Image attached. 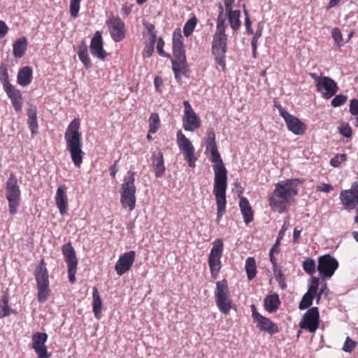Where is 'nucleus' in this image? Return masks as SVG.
<instances>
[{"instance_id": "21", "label": "nucleus", "mask_w": 358, "mask_h": 358, "mask_svg": "<svg viewBox=\"0 0 358 358\" xmlns=\"http://www.w3.org/2000/svg\"><path fill=\"white\" fill-rule=\"evenodd\" d=\"M108 25L110 36L115 42H120L124 38V24L120 18L110 19L108 22Z\"/></svg>"}, {"instance_id": "16", "label": "nucleus", "mask_w": 358, "mask_h": 358, "mask_svg": "<svg viewBox=\"0 0 358 358\" xmlns=\"http://www.w3.org/2000/svg\"><path fill=\"white\" fill-rule=\"evenodd\" d=\"M252 315L257 323V327L262 331L267 332L270 334H274L278 331V327L276 324L273 323L270 319L262 315L257 311L254 304L250 306Z\"/></svg>"}, {"instance_id": "62", "label": "nucleus", "mask_w": 358, "mask_h": 358, "mask_svg": "<svg viewBox=\"0 0 358 358\" xmlns=\"http://www.w3.org/2000/svg\"><path fill=\"white\" fill-rule=\"evenodd\" d=\"M300 236H301V230H299L296 228H295L294 229V232H293V241L294 243H296L297 241L298 238L300 237Z\"/></svg>"}, {"instance_id": "36", "label": "nucleus", "mask_w": 358, "mask_h": 358, "mask_svg": "<svg viewBox=\"0 0 358 358\" xmlns=\"http://www.w3.org/2000/svg\"><path fill=\"white\" fill-rule=\"evenodd\" d=\"M38 289V299L39 302H45L49 297L50 289L49 288V284L38 285H37Z\"/></svg>"}, {"instance_id": "56", "label": "nucleus", "mask_w": 358, "mask_h": 358, "mask_svg": "<svg viewBox=\"0 0 358 358\" xmlns=\"http://www.w3.org/2000/svg\"><path fill=\"white\" fill-rule=\"evenodd\" d=\"M8 27L3 21H0V38H3L7 33Z\"/></svg>"}, {"instance_id": "12", "label": "nucleus", "mask_w": 358, "mask_h": 358, "mask_svg": "<svg viewBox=\"0 0 358 358\" xmlns=\"http://www.w3.org/2000/svg\"><path fill=\"white\" fill-rule=\"evenodd\" d=\"M277 108L289 131L295 135H302L305 132L306 126L303 122L298 117L289 114L282 106L279 105Z\"/></svg>"}, {"instance_id": "44", "label": "nucleus", "mask_w": 358, "mask_h": 358, "mask_svg": "<svg viewBox=\"0 0 358 358\" xmlns=\"http://www.w3.org/2000/svg\"><path fill=\"white\" fill-rule=\"evenodd\" d=\"M219 14L217 19V25L221 27H226L225 20L226 16L224 14V8L221 2L218 3Z\"/></svg>"}, {"instance_id": "10", "label": "nucleus", "mask_w": 358, "mask_h": 358, "mask_svg": "<svg viewBox=\"0 0 358 358\" xmlns=\"http://www.w3.org/2000/svg\"><path fill=\"white\" fill-rule=\"evenodd\" d=\"M177 143L189 166L195 167V162L197 159L194 155L195 149L191 141L186 138L180 130L177 132Z\"/></svg>"}, {"instance_id": "50", "label": "nucleus", "mask_w": 358, "mask_h": 358, "mask_svg": "<svg viewBox=\"0 0 358 358\" xmlns=\"http://www.w3.org/2000/svg\"><path fill=\"white\" fill-rule=\"evenodd\" d=\"M213 145H217L215 142V134L212 129H210L207 131L206 147Z\"/></svg>"}, {"instance_id": "11", "label": "nucleus", "mask_w": 358, "mask_h": 358, "mask_svg": "<svg viewBox=\"0 0 358 358\" xmlns=\"http://www.w3.org/2000/svg\"><path fill=\"white\" fill-rule=\"evenodd\" d=\"M223 251V243L220 239H217L213 243V248L208 256V264L211 275L216 278L221 268V257Z\"/></svg>"}, {"instance_id": "61", "label": "nucleus", "mask_w": 358, "mask_h": 358, "mask_svg": "<svg viewBox=\"0 0 358 358\" xmlns=\"http://www.w3.org/2000/svg\"><path fill=\"white\" fill-rule=\"evenodd\" d=\"M269 257H270V261L273 265V270L277 269V260H276L275 257H274L273 253L269 252Z\"/></svg>"}, {"instance_id": "46", "label": "nucleus", "mask_w": 358, "mask_h": 358, "mask_svg": "<svg viewBox=\"0 0 358 358\" xmlns=\"http://www.w3.org/2000/svg\"><path fill=\"white\" fill-rule=\"evenodd\" d=\"M348 99V96L344 94H338L336 95L332 100H331V106L334 107H338L343 104H344Z\"/></svg>"}, {"instance_id": "14", "label": "nucleus", "mask_w": 358, "mask_h": 358, "mask_svg": "<svg viewBox=\"0 0 358 358\" xmlns=\"http://www.w3.org/2000/svg\"><path fill=\"white\" fill-rule=\"evenodd\" d=\"M183 128L185 131H194L201 127V120L193 110L188 101H184Z\"/></svg>"}, {"instance_id": "55", "label": "nucleus", "mask_w": 358, "mask_h": 358, "mask_svg": "<svg viewBox=\"0 0 358 358\" xmlns=\"http://www.w3.org/2000/svg\"><path fill=\"white\" fill-rule=\"evenodd\" d=\"M316 190L327 193L333 190V187L330 184L322 183V185L316 187Z\"/></svg>"}, {"instance_id": "7", "label": "nucleus", "mask_w": 358, "mask_h": 358, "mask_svg": "<svg viewBox=\"0 0 358 358\" xmlns=\"http://www.w3.org/2000/svg\"><path fill=\"white\" fill-rule=\"evenodd\" d=\"M6 197L8 201L10 213L15 214L20 204V189L17 179L13 173L10 174L6 182Z\"/></svg>"}, {"instance_id": "32", "label": "nucleus", "mask_w": 358, "mask_h": 358, "mask_svg": "<svg viewBox=\"0 0 358 358\" xmlns=\"http://www.w3.org/2000/svg\"><path fill=\"white\" fill-rule=\"evenodd\" d=\"M92 297H93V303L92 308L93 312L94 313L95 317L99 319L101 317V310H102V302L101 297L99 296V291L96 287L93 288L92 292Z\"/></svg>"}, {"instance_id": "38", "label": "nucleus", "mask_w": 358, "mask_h": 358, "mask_svg": "<svg viewBox=\"0 0 358 358\" xmlns=\"http://www.w3.org/2000/svg\"><path fill=\"white\" fill-rule=\"evenodd\" d=\"M2 305H0V318L8 316L12 311L11 308L8 306V296L6 294L2 296L1 298Z\"/></svg>"}, {"instance_id": "28", "label": "nucleus", "mask_w": 358, "mask_h": 358, "mask_svg": "<svg viewBox=\"0 0 358 358\" xmlns=\"http://www.w3.org/2000/svg\"><path fill=\"white\" fill-rule=\"evenodd\" d=\"M17 83L22 86H27L30 84L32 80V69L29 66H24L20 69L17 76Z\"/></svg>"}, {"instance_id": "13", "label": "nucleus", "mask_w": 358, "mask_h": 358, "mask_svg": "<svg viewBox=\"0 0 358 358\" xmlns=\"http://www.w3.org/2000/svg\"><path fill=\"white\" fill-rule=\"evenodd\" d=\"M62 253L67 264L69 280L71 283L76 282V273L77 270L78 259L76 252L70 243L62 246Z\"/></svg>"}, {"instance_id": "39", "label": "nucleus", "mask_w": 358, "mask_h": 358, "mask_svg": "<svg viewBox=\"0 0 358 358\" xmlns=\"http://www.w3.org/2000/svg\"><path fill=\"white\" fill-rule=\"evenodd\" d=\"M149 132L155 134L159 127V117L157 113H152L149 118Z\"/></svg>"}, {"instance_id": "49", "label": "nucleus", "mask_w": 358, "mask_h": 358, "mask_svg": "<svg viewBox=\"0 0 358 358\" xmlns=\"http://www.w3.org/2000/svg\"><path fill=\"white\" fill-rule=\"evenodd\" d=\"M338 130L339 133L345 138H350L352 136V129L348 124L342 123Z\"/></svg>"}, {"instance_id": "18", "label": "nucleus", "mask_w": 358, "mask_h": 358, "mask_svg": "<svg viewBox=\"0 0 358 358\" xmlns=\"http://www.w3.org/2000/svg\"><path fill=\"white\" fill-rule=\"evenodd\" d=\"M47 338L48 335L45 333L37 332L32 336V348L38 358H49L50 357L45 345Z\"/></svg>"}, {"instance_id": "63", "label": "nucleus", "mask_w": 358, "mask_h": 358, "mask_svg": "<svg viewBox=\"0 0 358 358\" xmlns=\"http://www.w3.org/2000/svg\"><path fill=\"white\" fill-rule=\"evenodd\" d=\"M148 29L151 32V36H150V44L152 46V48H153V46L155 45V43L156 41V39H157V36H156V34L154 32L151 31V28H149Z\"/></svg>"}, {"instance_id": "45", "label": "nucleus", "mask_w": 358, "mask_h": 358, "mask_svg": "<svg viewBox=\"0 0 358 358\" xmlns=\"http://www.w3.org/2000/svg\"><path fill=\"white\" fill-rule=\"evenodd\" d=\"M81 0H71L70 2V13L73 17H76L80 9V3Z\"/></svg>"}, {"instance_id": "26", "label": "nucleus", "mask_w": 358, "mask_h": 358, "mask_svg": "<svg viewBox=\"0 0 358 358\" xmlns=\"http://www.w3.org/2000/svg\"><path fill=\"white\" fill-rule=\"evenodd\" d=\"M152 160L155 176L157 178H161L165 172V166L164 164L162 152L159 151L157 154H153Z\"/></svg>"}, {"instance_id": "60", "label": "nucleus", "mask_w": 358, "mask_h": 358, "mask_svg": "<svg viewBox=\"0 0 358 358\" xmlns=\"http://www.w3.org/2000/svg\"><path fill=\"white\" fill-rule=\"evenodd\" d=\"M224 3L226 11L232 10V6L234 3V0H224Z\"/></svg>"}, {"instance_id": "64", "label": "nucleus", "mask_w": 358, "mask_h": 358, "mask_svg": "<svg viewBox=\"0 0 358 358\" xmlns=\"http://www.w3.org/2000/svg\"><path fill=\"white\" fill-rule=\"evenodd\" d=\"M258 39L259 38H258L257 34H255V36L252 38V43H251L252 49L257 48Z\"/></svg>"}, {"instance_id": "51", "label": "nucleus", "mask_w": 358, "mask_h": 358, "mask_svg": "<svg viewBox=\"0 0 358 358\" xmlns=\"http://www.w3.org/2000/svg\"><path fill=\"white\" fill-rule=\"evenodd\" d=\"M331 36L336 43L341 45V43L343 41V36L341 30L335 27L331 31Z\"/></svg>"}, {"instance_id": "5", "label": "nucleus", "mask_w": 358, "mask_h": 358, "mask_svg": "<svg viewBox=\"0 0 358 358\" xmlns=\"http://www.w3.org/2000/svg\"><path fill=\"white\" fill-rule=\"evenodd\" d=\"M134 182L135 173L131 168L124 178L120 189V202L123 208H128L130 211L134 210L136 206V189Z\"/></svg>"}, {"instance_id": "42", "label": "nucleus", "mask_w": 358, "mask_h": 358, "mask_svg": "<svg viewBox=\"0 0 358 358\" xmlns=\"http://www.w3.org/2000/svg\"><path fill=\"white\" fill-rule=\"evenodd\" d=\"M0 81L2 83L3 88L11 85L9 83V76L7 68L3 64H1L0 66Z\"/></svg>"}, {"instance_id": "57", "label": "nucleus", "mask_w": 358, "mask_h": 358, "mask_svg": "<svg viewBox=\"0 0 358 358\" xmlns=\"http://www.w3.org/2000/svg\"><path fill=\"white\" fill-rule=\"evenodd\" d=\"M251 21L250 20V17L249 16H247V17L245 18V28L248 31V32L250 34H253L254 32H253V29H252L251 27Z\"/></svg>"}, {"instance_id": "2", "label": "nucleus", "mask_w": 358, "mask_h": 358, "mask_svg": "<svg viewBox=\"0 0 358 358\" xmlns=\"http://www.w3.org/2000/svg\"><path fill=\"white\" fill-rule=\"evenodd\" d=\"M298 179H287L278 182L275 185L272 194L268 198L271 208L279 213L286 210V206L298 194Z\"/></svg>"}, {"instance_id": "48", "label": "nucleus", "mask_w": 358, "mask_h": 358, "mask_svg": "<svg viewBox=\"0 0 358 358\" xmlns=\"http://www.w3.org/2000/svg\"><path fill=\"white\" fill-rule=\"evenodd\" d=\"M275 278L276 280L278 282L279 286L281 289H285L287 287V285L285 282V279L283 278V274L280 270L274 269L273 270Z\"/></svg>"}, {"instance_id": "31", "label": "nucleus", "mask_w": 358, "mask_h": 358, "mask_svg": "<svg viewBox=\"0 0 358 358\" xmlns=\"http://www.w3.org/2000/svg\"><path fill=\"white\" fill-rule=\"evenodd\" d=\"M27 115L29 117L28 124L33 134L38 131L37 110L36 107H30L27 110Z\"/></svg>"}, {"instance_id": "40", "label": "nucleus", "mask_w": 358, "mask_h": 358, "mask_svg": "<svg viewBox=\"0 0 358 358\" xmlns=\"http://www.w3.org/2000/svg\"><path fill=\"white\" fill-rule=\"evenodd\" d=\"M303 268L309 275L315 272L316 265L313 259L306 258L303 262Z\"/></svg>"}, {"instance_id": "27", "label": "nucleus", "mask_w": 358, "mask_h": 358, "mask_svg": "<svg viewBox=\"0 0 358 358\" xmlns=\"http://www.w3.org/2000/svg\"><path fill=\"white\" fill-rule=\"evenodd\" d=\"M55 203L60 214H66L67 208V199L65 196V192L62 187H59L57 189Z\"/></svg>"}, {"instance_id": "9", "label": "nucleus", "mask_w": 358, "mask_h": 358, "mask_svg": "<svg viewBox=\"0 0 358 358\" xmlns=\"http://www.w3.org/2000/svg\"><path fill=\"white\" fill-rule=\"evenodd\" d=\"M338 267L337 259L330 255H324L318 258L317 271L320 276L323 278H330Z\"/></svg>"}, {"instance_id": "54", "label": "nucleus", "mask_w": 358, "mask_h": 358, "mask_svg": "<svg viewBox=\"0 0 358 358\" xmlns=\"http://www.w3.org/2000/svg\"><path fill=\"white\" fill-rule=\"evenodd\" d=\"M349 110L352 115H358V99H354L350 101Z\"/></svg>"}, {"instance_id": "52", "label": "nucleus", "mask_w": 358, "mask_h": 358, "mask_svg": "<svg viewBox=\"0 0 358 358\" xmlns=\"http://www.w3.org/2000/svg\"><path fill=\"white\" fill-rule=\"evenodd\" d=\"M311 285L309 287L308 289L310 292H313L315 294H317V292L318 290V287L320 284V279L318 277L313 276L310 279Z\"/></svg>"}, {"instance_id": "1", "label": "nucleus", "mask_w": 358, "mask_h": 358, "mask_svg": "<svg viewBox=\"0 0 358 358\" xmlns=\"http://www.w3.org/2000/svg\"><path fill=\"white\" fill-rule=\"evenodd\" d=\"M206 152L210 153V159L214 163L215 173L213 194L215 196L217 207V222L219 223L225 213L226 189L227 187V171L221 159L217 145L206 147Z\"/></svg>"}, {"instance_id": "6", "label": "nucleus", "mask_w": 358, "mask_h": 358, "mask_svg": "<svg viewBox=\"0 0 358 358\" xmlns=\"http://www.w3.org/2000/svg\"><path fill=\"white\" fill-rule=\"evenodd\" d=\"M226 27L216 26V31L213 35L212 51L215 56L217 64L224 68V57L227 49V36L225 34Z\"/></svg>"}, {"instance_id": "8", "label": "nucleus", "mask_w": 358, "mask_h": 358, "mask_svg": "<svg viewBox=\"0 0 358 358\" xmlns=\"http://www.w3.org/2000/svg\"><path fill=\"white\" fill-rule=\"evenodd\" d=\"M215 299L220 311L223 314H228L231 308V300L229 296V289L226 280L216 282Z\"/></svg>"}, {"instance_id": "43", "label": "nucleus", "mask_w": 358, "mask_h": 358, "mask_svg": "<svg viewBox=\"0 0 358 358\" xmlns=\"http://www.w3.org/2000/svg\"><path fill=\"white\" fill-rule=\"evenodd\" d=\"M357 346V342L352 340L349 336L345 339L342 350L345 352L350 353Z\"/></svg>"}, {"instance_id": "17", "label": "nucleus", "mask_w": 358, "mask_h": 358, "mask_svg": "<svg viewBox=\"0 0 358 358\" xmlns=\"http://www.w3.org/2000/svg\"><path fill=\"white\" fill-rule=\"evenodd\" d=\"M317 90L322 92V96L325 99H329L336 94L338 90L337 83L331 78L322 77L315 85Z\"/></svg>"}, {"instance_id": "4", "label": "nucleus", "mask_w": 358, "mask_h": 358, "mask_svg": "<svg viewBox=\"0 0 358 358\" xmlns=\"http://www.w3.org/2000/svg\"><path fill=\"white\" fill-rule=\"evenodd\" d=\"M183 44V37L180 29H176L173 34V53L174 59L171 60L172 69L175 77L178 81L180 75L185 73L187 60Z\"/></svg>"}, {"instance_id": "37", "label": "nucleus", "mask_w": 358, "mask_h": 358, "mask_svg": "<svg viewBox=\"0 0 358 358\" xmlns=\"http://www.w3.org/2000/svg\"><path fill=\"white\" fill-rule=\"evenodd\" d=\"M315 295L316 294L310 292V291L308 290V292L302 297V299L299 305V308L301 310H304L309 308L312 305L313 299Z\"/></svg>"}, {"instance_id": "20", "label": "nucleus", "mask_w": 358, "mask_h": 358, "mask_svg": "<svg viewBox=\"0 0 358 358\" xmlns=\"http://www.w3.org/2000/svg\"><path fill=\"white\" fill-rule=\"evenodd\" d=\"M343 204L349 209L354 208L358 203V183L352 185L350 190H343L340 193Z\"/></svg>"}, {"instance_id": "53", "label": "nucleus", "mask_w": 358, "mask_h": 358, "mask_svg": "<svg viewBox=\"0 0 358 358\" xmlns=\"http://www.w3.org/2000/svg\"><path fill=\"white\" fill-rule=\"evenodd\" d=\"M164 46V42L162 38H159L157 41V50L159 55H161L162 57H170V55L166 53L164 51V49H163Z\"/></svg>"}, {"instance_id": "29", "label": "nucleus", "mask_w": 358, "mask_h": 358, "mask_svg": "<svg viewBox=\"0 0 358 358\" xmlns=\"http://www.w3.org/2000/svg\"><path fill=\"white\" fill-rule=\"evenodd\" d=\"M280 304V301L277 294L266 296L264 301V308L269 313L275 312Z\"/></svg>"}, {"instance_id": "59", "label": "nucleus", "mask_w": 358, "mask_h": 358, "mask_svg": "<svg viewBox=\"0 0 358 358\" xmlns=\"http://www.w3.org/2000/svg\"><path fill=\"white\" fill-rule=\"evenodd\" d=\"M288 225H289L288 221L287 220L285 221L281 229L280 230V231L278 233L279 238H283L285 233L288 228Z\"/></svg>"}, {"instance_id": "19", "label": "nucleus", "mask_w": 358, "mask_h": 358, "mask_svg": "<svg viewBox=\"0 0 358 358\" xmlns=\"http://www.w3.org/2000/svg\"><path fill=\"white\" fill-rule=\"evenodd\" d=\"M136 253L131 250L122 255L117 261L115 270L119 275H122L128 271L135 259Z\"/></svg>"}, {"instance_id": "41", "label": "nucleus", "mask_w": 358, "mask_h": 358, "mask_svg": "<svg viewBox=\"0 0 358 358\" xmlns=\"http://www.w3.org/2000/svg\"><path fill=\"white\" fill-rule=\"evenodd\" d=\"M196 24V17H192L187 20L183 27V33L186 37H188L194 31Z\"/></svg>"}, {"instance_id": "24", "label": "nucleus", "mask_w": 358, "mask_h": 358, "mask_svg": "<svg viewBox=\"0 0 358 358\" xmlns=\"http://www.w3.org/2000/svg\"><path fill=\"white\" fill-rule=\"evenodd\" d=\"M239 207L245 223L248 224L254 218V213L248 200L245 197H241L239 201Z\"/></svg>"}, {"instance_id": "25", "label": "nucleus", "mask_w": 358, "mask_h": 358, "mask_svg": "<svg viewBox=\"0 0 358 358\" xmlns=\"http://www.w3.org/2000/svg\"><path fill=\"white\" fill-rule=\"evenodd\" d=\"M34 276L37 285L49 284V275L43 259H42L37 266L34 272Z\"/></svg>"}, {"instance_id": "33", "label": "nucleus", "mask_w": 358, "mask_h": 358, "mask_svg": "<svg viewBox=\"0 0 358 358\" xmlns=\"http://www.w3.org/2000/svg\"><path fill=\"white\" fill-rule=\"evenodd\" d=\"M27 48V42L25 37L20 38L13 44V55L17 58H21Z\"/></svg>"}, {"instance_id": "22", "label": "nucleus", "mask_w": 358, "mask_h": 358, "mask_svg": "<svg viewBox=\"0 0 358 358\" xmlns=\"http://www.w3.org/2000/svg\"><path fill=\"white\" fill-rule=\"evenodd\" d=\"M91 54L100 59H104L107 55L103 47L101 33L96 31L90 45Z\"/></svg>"}, {"instance_id": "23", "label": "nucleus", "mask_w": 358, "mask_h": 358, "mask_svg": "<svg viewBox=\"0 0 358 358\" xmlns=\"http://www.w3.org/2000/svg\"><path fill=\"white\" fill-rule=\"evenodd\" d=\"M8 96L10 99L12 104L17 112L22 110V94L20 90L16 89L13 85L3 88Z\"/></svg>"}, {"instance_id": "35", "label": "nucleus", "mask_w": 358, "mask_h": 358, "mask_svg": "<svg viewBox=\"0 0 358 358\" xmlns=\"http://www.w3.org/2000/svg\"><path fill=\"white\" fill-rule=\"evenodd\" d=\"M245 271L247 276L249 280L253 279L257 273L256 271V262L255 258L248 257L245 262Z\"/></svg>"}, {"instance_id": "34", "label": "nucleus", "mask_w": 358, "mask_h": 358, "mask_svg": "<svg viewBox=\"0 0 358 358\" xmlns=\"http://www.w3.org/2000/svg\"><path fill=\"white\" fill-rule=\"evenodd\" d=\"M78 56L80 62L87 69L91 67V62L87 53V45L85 41H82L80 45L79 46Z\"/></svg>"}, {"instance_id": "47", "label": "nucleus", "mask_w": 358, "mask_h": 358, "mask_svg": "<svg viewBox=\"0 0 358 358\" xmlns=\"http://www.w3.org/2000/svg\"><path fill=\"white\" fill-rule=\"evenodd\" d=\"M345 159V154H337L330 160V164L334 167H338Z\"/></svg>"}, {"instance_id": "58", "label": "nucleus", "mask_w": 358, "mask_h": 358, "mask_svg": "<svg viewBox=\"0 0 358 358\" xmlns=\"http://www.w3.org/2000/svg\"><path fill=\"white\" fill-rule=\"evenodd\" d=\"M155 89L157 92H160L161 91V86L163 84V80L162 79L159 77V76H157L155 78Z\"/></svg>"}, {"instance_id": "30", "label": "nucleus", "mask_w": 358, "mask_h": 358, "mask_svg": "<svg viewBox=\"0 0 358 358\" xmlns=\"http://www.w3.org/2000/svg\"><path fill=\"white\" fill-rule=\"evenodd\" d=\"M226 12L231 28L234 31L238 29L241 24L240 20L241 11L239 10H230Z\"/></svg>"}, {"instance_id": "15", "label": "nucleus", "mask_w": 358, "mask_h": 358, "mask_svg": "<svg viewBox=\"0 0 358 358\" xmlns=\"http://www.w3.org/2000/svg\"><path fill=\"white\" fill-rule=\"evenodd\" d=\"M319 311L317 307L310 308L303 315L299 323L301 329H307L309 332H315L319 326Z\"/></svg>"}, {"instance_id": "3", "label": "nucleus", "mask_w": 358, "mask_h": 358, "mask_svg": "<svg viewBox=\"0 0 358 358\" xmlns=\"http://www.w3.org/2000/svg\"><path fill=\"white\" fill-rule=\"evenodd\" d=\"M80 121L74 119L68 126L64 134L66 150L71 155V160L76 167H80L85 155L82 150V134L79 131Z\"/></svg>"}]
</instances>
